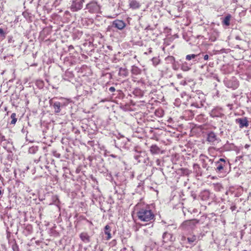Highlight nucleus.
Wrapping results in <instances>:
<instances>
[{
  "label": "nucleus",
  "instance_id": "f257e3e1",
  "mask_svg": "<svg viewBox=\"0 0 251 251\" xmlns=\"http://www.w3.org/2000/svg\"><path fill=\"white\" fill-rule=\"evenodd\" d=\"M138 219L142 222H150L154 220V215L152 211L148 208H141L137 212Z\"/></svg>",
  "mask_w": 251,
  "mask_h": 251
},
{
  "label": "nucleus",
  "instance_id": "f03ea898",
  "mask_svg": "<svg viewBox=\"0 0 251 251\" xmlns=\"http://www.w3.org/2000/svg\"><path fill=\"white\" fill-rule=\"evenodd\" d=\"M86 9L90 13H96L100 10V7L97 2L92 1L86 5Z\"/></svg>",
  "mask_w": 251,
  "mask_h": 251
},
{
  "label": "nucleus",
  "instance_id": "7ed1b4c3",
  "mask_svg": "<svg viewBox=\"0 0 251 251\" xmlns=\"http://www.w3.org/2000/svg\"><path fill=\"white\" fill-rule=\"evenodd\" d=\"M84 0H75L73 2L71 9L73 12L77 11L82 8Z\"/></svg>",
  "mask_w": 251,
  "mask_h": 251
},
{
  "label": "nucleus",
  "instance_id": "20e7f679",
  "mask_svg": "<svg viewBox=\"0 0 251 251\" xmlns=\"http://www.w3.org/2000/svg\"><path fill=\"white\" fill-rule=\"evenodd\" d=\"M207 141L212 145H215L216 142L219 143L221 141V140L217 137L214 132L211 131L207 134Z\"/></svg>",
  "mask_w": 251,
  "mask_h": 251
},
{
  "label": "nucleus",
  "instance_id": "39448f33",
  "mask_svg": "<svg viewBox=\"0 0 251 251\" xmlns=\"http://www.w3.org/2000/svg\"><path fill=\"white\" fill-rule=\"evenodd\" d=\"M236 122L239 124V126L240 128L248 127L249 126L248 121L246 117L237 119L236 120Z\"/></svg>",
  "mask_w": 251,
  "mask_h": 251
},
{
  "label": "nucleus",
  "instance_id": "423d86ee",
  "mask_svg": "<svg viewBox=\"0 0 251 251\" xmlns=\"http://www.w3.org/2000/svg\"><path fill=\"white\" fill-rule=\"evenodd\" d=\"M113 25L118 29L122 30L125 27L126 24L122 20H117L113 22Z\"/></svg>",
  "mask_w": 251,
  "mask_h": 251
},
{
  "label": "nucleus",
  "instance_id": "0eeeda50",
  "mask_svg": "<svg viewBox=\"0 0 251 251\" xmlns=\"http://www.w3.org/2000/svg\"><path fill=\"white\" fill-rule=\"evenodd\" d=\"M129 5L133 9H138L140 7V3L136 0H129Z\"/></svg>",
  "mask_w": 251,
  "mask_h": 251
},
{
  "label": "nucleus",
  "instance_id": "6e6552de",
  "mask_svg": "<svg viewBox=\"0 0 251 251\" xmlns=\"http://www.w3.org/2000/svg\"><path fill=\"white\" fill-rule=\"evenodd\" d=\"M163 241L165 243H167L169 241H172L173 235L172 234L167 232H165L163 234Z\"/></svg>",
  "mask_w": 251,
  "mask_h": 251
},
{
  "label": "nucleus",
  "instance_id": "1a4fd4ad",
  "mask_svg": "<svg viewBox=\"0 0 251 251\" xmlns=\"http://www.w3.org/2000/svg\"><path fill=\"white\" fill-rule=\"evenodd\" d=\"M206 159L208 160L209 162H211V163H212V161L211 159H209L208 158L203 155H201V161L202 164V167L204 168H206L207 170H208V167L207 166V164L206 163Z\"/></svg>",
  "mask_w": 251,
  "mask_h": 251
},
{
  "label": "nucleus",
  "instance_id": "9d476101",
  "mask_svg": "<svg viewBox=\"0 0 251 251\" xmlns=\"http://www.w3.org/2000/svg\"><path fill=\"white\" fill-rule=\"evenodd\" d=\"M80 237L81 239L83 242H90V237L87 233H85V232L81 233L80 235Z\"/></svg>",
  "mask_w": 251,
  "mask_h": 251
},
{
  "label": "nucleus",
  "instance_id": "9b49d317",
  "mask_svg": "<svg viewBox=\"0 0 251 251\" xmlns=\"http://www.w3.org/2000/svg\"><path fill=\"white\" fill-rule=\"evenodd\" d=\"M104 233L106 235H107V237H106V239L107 240H109L111 238V234H110V227L108 225H106L104 227Z\"/></svg>",
  "mask_w": 251,
  "mask_h": 251
},
{
  "label": "nucleus",
  "instance_id": "f8f14e48",
  "mask_svg": "<svg viewBox=\"0 0 251 251\" xmlns=\"http://www.w3.org/2000/svg\"><path fill=\"white\" fill-rule=\"evenodd\" d=\"M231 17V15L230 14H228L223 21V24L226 25V26L229 25Z\"/></svg>",
  "mask_w": 251,
  "mask_h": 251
},
{
  "label": "nucleus",
  "instance_id": "ddd939ff",
  "mask_svg": "<svg viewBox=\"0 0 251 251\" xmlns=\"http://www.w3.org/2000/svg\"><path fill=\"white\" fill-rule=\"evenodd\" d=\"M150 151L153 154H156L159 152L160 149L156 145H152L151 147Z\"/></svg>",
  "mask_w": 251,
  "mask_h": 251
},
{
  "label": "nucleus",
  "instance_id": "4468645a",
  "mask_svg": "<svg viewBox=\"0 0 251 251\" xmlns=\"http://www.w3.org/2000/svg\"><path fill=\"white\" fill-rule=\"evenodd\" d=\"M216 171L218 172H220L223 170L225 165L223 163H220L218 162L216 163Z\"/></svg>",
  "mask_w": 251,
  "mask_h": 251
},
{
  "label": "nucleus",
  "instance_id": "2eb2a0df",
  "mask_svg": "<svg viewBox=\"0 0 251 251\" xmlns=\"http://www.w3.org/2000/svg\"><path fill=\"white\" fill-rule=\"evenodd\" d=\"M60 106H61V103H60V102H59L58 101H56V102H55L54 103H53V107L54 108L55 112L56 113H59L60 111Z\"/></svg>",
  "mask_w": 251,
  "mask_h": 251
},
{
  "label": "nucleus",
  "instance_id": "dca6fc26",
  "mask_svg": "<svg viewBox=\"0 0 251 251\" xmlns=\"http://www.w3.org/2000/svg\"><path fill=\"white\" fill-rule=\"evenodd\" d=\"M128 72L126 69L121 68L119 69V75L120 76H126L127 75Z\"/></svg>",
  "mask_w": 251,
  "mask_h": 251
},
{
  "label": "nucleus",
  "instance_id": "f3484780",
  "mask_svg": "<svg viewBox=\"0 0 251 251\" xmlns=\"http://www.w3.org/2000/svg\"><path fill=\"white\" fill-rule=\"evenodd\" d=\"M187 240L189 243H192L197 240V237L195 235H193L191 237H188Z\"/></svg>",
  "mask_w": 251,
  "mask_h": 251
},
{
  "label": "nucleus",
  "instance_id": "a211bd4d",
  "mask_svg": "<svg viewBox=\"0 0 251 251\" xmlns=\"http://www.w3.org/2000/svg\"><path fill=\"white\" fill-rule=\"evenodd\" d=\"M16 115L13 113L11 115V118L12 119L11 122V124H15L17 122Z\"/></svg>",
  "mask_w": 251,
  "mask_h": 251
},
{
  "label": "nucleus",
  "instance_id": "6ab92c4d",
  "mask_svg": "<svg viewBox=\"0 0 251 251\" xmlns=\"http://www.w3.org/2000/svg\"><path fill=\"white\" fill-rule=\"evenodd\" d=\"M196 56H197V55H195L194 54H189L186 56V59L187 60H190L192 59L195 58L196 57Z\"/></svg>",
  "mask_w": 251,
  "mask_h": 251
},
{
  "label": "nucleus",
  "instance_id": "aec40b11",
  "mask_svg": "<svg viewBox=\"0 0 251 251\" xmlns=\"http://www.w3.org/2000/svg\"><path fill=\"white\" fill-rule=\"evenodd\" d=\"M133 73H135V74L137 75L140 74V70L136 67H135V68H133L132 70Z\"/></svg>",
  "mask_w": 251,
  "mask_h": 251
},
{
  "label": "nucleus",
  "instance_id": "412c9836",
  "mask_svg": "<svg viewBox=\"0 0 251 251\" xmlns=\"http://www.w3.org/2000/svg\"><path fill=\"white\" fill-rule=\"evenodd\" d=\"M152 63L154 66L157 65L159 63V60L157 58H152Z\"/></svg>",
  "mask_w": 251,
  "mask_h": 251
},
{
  "label": "nucleus",
  "instance_id": "4be33fe9",
  "mask_svg": "<svg viewBox=\"0 0 251 251\" xmlns=\"http://www.w3.org/2000/svg\"><path fill=\"white\" fill-rule=\"evenodd\" d=\"M217 162L220 163L224 164L225 165L226 164V161L224 158H220Z\"/></svg>",
  "mask_w": 251,
  "mask_h": 251
},
{
  "label": "nucleus",
  "instance_id": "5701e85b",
  "mask_svg": "<svg viewBox=\"0 0 251 251\" xmlns=\"http://www.w3.org/2000/svg\"><path fill=\"white\" fill-rule=\"evenodd\" d=\"M0 36H2L3 37H5V33L3 30L1 28H0Z\"/></svg>",
  "mask_w": 251,
  "mask_h": 251
},
{
  "label": "nucleus",
  "instance_id": "b1692460",
  "mask_svg": "<svg viewBox=\"0 0 251 251\" xmlns=\"http://www.w3.org/2000/svg\"><path fill=\"white\" fill-rule=\"evenodd\" d=\"M191 223V221H185V222H184L183 223V226L189 225Z\"/></svg>",
  "mask_w": 251,
  "mask_h": 251
},
{
  "label": "nucleus",
  "instance_id": "393cba45",
  "mask_svg": "<svg viewBox=\"0 0 251 251\" xmlns=\"http://www.w3.org/2000/svg\"><path fill=\"white\" fill-rule=\"evenodd\" d=\"M109 91L114 92L115 91V88L114 87H110L109 89Z\"/></svg>",
  "mask_w": 251,
  "mask_h": 251
},
{
  "label": "nucleus",
  "instance_id": "a878e982",
  "mask_svg": "<svg viewBox=\"0 0 251 251\" xmlns=\"http://www.w3.org/2000/svg\"><path fill=\"white\" fill-rule=\"evenodd\" d=\"M208 55L207 54H205L204 56V59L205 60H207L208 59Z\"/></svg>",
  "mask_w": 251,
  "mask_h": 251
},
{
  "label": "nucleus",
  "instance_id": "bb28decb",
  "mask_svg": "<svg viewBox=\"0 0 251 251\" xmlns=\"http://www.w3.org/2000/svg\"><path fill=\"white\" fill-rule=\"evenodd\" d=\"M194 168L195 169H196V168H199H199H200V166H199V165L198 164H195L194 165Z\"/></svg>",
  "mask_w": 251,
  "mask_h": 251
},
{
  "label": "nucleus",
  "instance_id": "cd10ccee",
  "mask_svg": "<svg viewBox=\"0 0 251 251\" xmlns=\"http://www.w3.org/2000/svg\"><path fill=\"white\" fill-rule=\"evenodd\" d=\"M148 230L147 229H144V232H147Z\"/></svg>",
  "mask_w": 251,
  "mask_h": 251
},
{
  "label": "nucleus",
  "instance_id": "c85d7f7f",
  "mask_svg": "<svg viewBox=\"0 0 251 251\" xmlns=\"http://www.w3.org/2000/svg\"><path fill=\"white\" fill-rule=\"evenodd\" d=\"M1 190H0V195H1Z\"/></svg>",
  "mask_w": 251,
  "mask_h": 251
}]
</instances>
